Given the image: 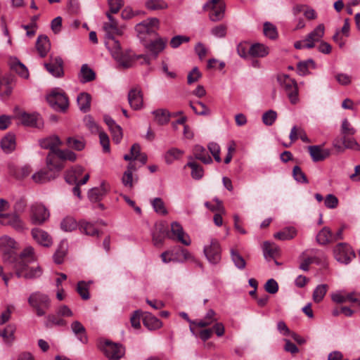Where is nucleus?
Here are the masks:
<instances>
[{"instance_id":"nucleus-5","label":"nucleus","mask_w":360,"mask_h":360,"mask_svg":"<svg viewBox=\"0 0 360 360\" xmlns=\"http://www.w3.org/2000/svg\"><path fill=\"white\" fill-rule=\"evenodd\" d=\"M27 301L37 316H44L51 307L49 295L39 291L32 292Z\"/></svg>"},{"instance_id":"nucleus-13","label":"nucleus","mask_w":360,"mask_h":360,"mask_svg":"<svg viewBox=\"0 0 360 360\" xmlns=\"http://www.w3.org/2000/svg\"><path fill=\"white\" fill-rule=\"evenodd\" d=\"M204 8H211L210 18L216 22L221 20L224 16L225 4L222 0H210L205 6Z\"/></svg>"},{"instance_id":"nucleus-7","label":"nucleus","mask_w":360,"mask_h":360,"mask_svg":"<svg viewBox=\"0 0 360 360\" xmlns=\"http://www.w3.org/2000/svg\"><path fill=\"white\" fill-rule=\"evenodd\" d=\"M278 82L288 96L292 104H296L298 101V87L296 81L287 75L278 77Z\"/></svg>"},{"instance_id":"nucleus-30","label":"nucleus","mask_w":360,"mask_h":360,"mask_svg":"<svg viewBox=\"0 0 360 360\" xmlns=\"http://www.w3.org/2000/svg\"><path fill=\"white\" fill-rule=\"evenodd\" d=\"M215 315V311L212 309H210L207 311L205 316L202 319L191 321V324L196 326L199 328L207 327L217 321Z\"/></svg>"},{"instance_id":"nucleus-53","label":"nucleus","mask_w":360,"mask_h":360,"mask_svg":"<svg viewBox=\"0 0 360 360\" xmlns=\"http://www.w3.org/2000/svg\"><path fill=\"white\" fill-rule=\"evenodd\" d=\"M292 176L295 180L299 183L308 184V179L305 174L299 166H295L292 169Z\"/></svg>"},{"instance_id":"nucleus-1","label":"nucleus","mask_w":360,"mask_h":360,"mask_svg":"<svg viewBox=\"0 0 360 360\" xmlns=\"http://www.w3.org/2000/svg\"><path fill=\"white\" fill-rule=\"evenodd\" d=\"M16 242L8 236L0 237V251L4 262L13 264L15 274L18 278L34 279L42 274L39 266H30L36 260L34 248L31 246L24 249L19 257L15 253Z\"/></svg>"},{"instance_id":"nucleus-61","label":"nucleus","mask_w":360,"mask_h":360,"mask_svg":"<svg viewBox=\"0 0 360 360\" xmlns=\"http://www.w3.org/2000/svg\"><path fill=\"white\" fill-rule=\"evenodd\" d=\"M208 149L211 154L213 155L214 160L217 162H220L221 161V157H220V147L217 143H210L207 146Z\"/></svg>"},{"instance_id":"nucleus-48","label":"nucleus","mask_w":360,"mask_h":360,"mask_svg":"<svg viewBox=\"0 0 360 360\" xmlns=\"http://www.w3.org/2000/svg\"><path fill=\"white\" fill-rule=\"evenodd\" d=\"M77 226H79V224L71 217L64 218L60 223V227L65 231H72L75 230Z\"/></svg>"},{"instance_id":"nucleus-20","label":"nucleus","mask_w":360,"mask_h":360,"mask_svg":"<svg viewBox=\"0 0 360 360\" xmlns=\"http://www.w3.org/2000/svg\"><path fill=\"white\" fill-rule=\"evenodd\" d=\"M21 122L27 127L40 129L44 125L42 118L38 113L22 112L20 115Z\"/></svg>"},{"instance_id":"nucleus-26","label":"nucleus","mask_w":360,"mask_h":360,"mask_svg":"<svg viewBox=\"0 0 360 360\" xmlns=\"http://www.w3.org/2000/svg\"><path fill=\"white\" fill-rule=\"evenodd\" d=\"M71 329L73 333L76 335L77 339L83 344H86L88 342V337L86 335V329L84 326L79 321H75L71 323Z\"/></svg>"},{"instance_id":"nucleus-25","label":"nucleus","mask_w":360,"mask_h":360,"mask_svg":"<svg viewBox=\"0 0 360 360\" xmlns=\"http://www.w3.org/2000/svg\"><path fill=\"white\" fill-rule=\"evenodd\" d=\"M108 188L105 182H103L99 187H95L89 190L88 197L93 202L101 201L107 194Z\"/></svg>"},{"instance_id":"nucleus-41","label":"nucleus","mask_w":360,"mask_h":360,"mask_svg":"<svg viewBox=\"0 0 360 360\" xmlns=\"http://www.w3.org/2000/svg\"><path fill=\"white\" fill-rule=\"evenodd\" d=\"M297 235V231L294 227H287L274 234V238L281 240L292 239Z\"/></svg>"},{"instance_id":"nucleus-51","label":"nucleus","mask_w":360,"mask_h":360,"mask_svg":"<svg viewBox=\"0 0 360 360\" xmlns=\"http://www.w3.org/2000/svg\"><path fill=\"white\" fill-rule=\"evenodd\" d=\"M184 151L176 148L169 149L165 154V160L168 164H171L174 160L180 158L184 154Z\"/></svg>"},{"instance_id":"nucleus-43","label":"nucleus","mask_w":360,"mask_h":360,"mask_svg":"<svg viewBox=\"0 0 360 360\" xmlns=\"http://www.w3.org/2000/svg\"><path fill=\"white\" fill-rule=\"evenodd\" d=\"M56 157L63 166L64 160H70L74 162L77 159V155L74 152L69 150H58L56 151Z\"/></svg>"},{"instance_id":"nucleus-36","label":"nucleus","mask_w":360,"mask_h":360,"mask_svg":"<svg viewBox=\"0 0 360 360\" xmlns=\"http://www.w3.org/2000/svg\"><path fill=\"white\" fill-rule=\"evenodd\" d=\"M189 162L186 164V167L191 169V176L195 180H199L202 178L204 175V170L202 167L198 163L193 161V157L189 156Z\"/></svg>"},{"instance_id":"nucleus-34","label":"nucleus","mask_w":360,"mask_h":360,"mask_svg":"<svg viewBox=\"0 0 360 360\" xmlns=\"http://www.w3.org/2000/svg\"><path fill=\"white\" fill-rule=\"evenodd\" d=\"M263 253L266 260L274 259L279 255V248L274 243L266 241L263 244Z\"/></svg>"},{"instance_id":"nucleus-17","label":"nucleus","mask_w":360,"mask_h":360,"mask_svg":"<svg viewBox=\"0 0 360 360\" xmlns=\"http://www.w3.org/2000/svg\"><path fill=\"white\" fill-rule=\"evenodd\" d=\"M167 42V39L158 37L148 42H145L143 45L147 51L150 53V56L156 58L158 54L165 49Z\"/></svg>"},{"instance_id":"nucleus-14","label":"nucleus","mask_w":360,"mask_h":360,"mask_svg":"<svg viewBox=\"0 0 360 360\" xmlns=\"http://www.w3.org/2000/svg\"><path fill=\"white\" fill-rule=\"evenodd\" d=\"M333 145L338 152H343L345 149L360 150L359 143L352 136L336 138L334 139Z\"/></svg>"},{"instance_id":"nucleus-21","label":"nucleus","mask_w":360,"mask_h":360,"mask_svg":"<svg viewBox=\"0 0 360 360\" xmlns=\"http://www.w3.org/2000/svg\"><path fill=\"white\" fill-rule=\"evenodd\" d=\"M169 236L167 226L163 223L156 224L153 232V242L155 246L161 245L165 238Z\"/></svg>"},{"instance_id":"nucleus-18","label":"nucleus","mask_w":360,"mask_h":360,"mask_svg":"<svg viewBox=\"0 0 360 360\" xmlns=\"http://www.w3.org/2000/svg\"><path fill=\"white\" fill-rule=\"evenodd\" d=\"M44 66L53 77H60L63 75V60L59 56L51 57L50 61Z\"/></svg>"},{"instance_id":"nucleus-45","label":"nucleus","mask_w":360,"mask_h":360,"mask_svg":"<svg viewBox=\"0 0 360 360\" xmlns=\"http://www.w3.org/2000/svg\"><path fill=\"white\" fill-rule=\"evenodd\" d=\"M45 321V326L47 328L52 327L54 326H63L66 325V321L61 319L60 316L56 314H49L46 316Z\"/></svg>"},{"instance_id":"nucleus-28","label":"nucleus","mask_w":360,"mask_h":360,"mask_svg":"<svg viewBox=\"0 0 360 360\" xmlns=\"http://www.w3.org/2000/svg\"><path fill=\"white\" fill-rule=\"evenodd\" d=\"M194 158L200 160L204 164H210L212 162V158L207 153L206 149L200 145H195L193 148Z\"/></svg>"},{"instance_id":"nucleus-54","label":"nucleus","mask_w":360,"mask_h":360,"mask_svg":"<svg viewBox=\"0 0 360 360\" xmlns=\"http://www.w3.org/2000/svg\"><path fill=\"white\" fill-rule=\"evenodd\" d=\"M152 205L154 210L160 214H167V209L165 208V203L160 198H155L152 201Z\"/></svg>"},{"instance_id":"nucleus-2","label":"nucleus","mask_w":360,"mask_h":360,"mask_svg":"<svg viewBox=\"0 0 360 360\" xmlns=\"http://www.w3.org/2000/svg\"><path fill=\"white\" fill-rule=\"evenodd\" d=\"M105 45L111 53L112 58L117 61L118 65L124 69L132 66L136 59L143 58L146 64L150 63V58L147 55H140L135 58L131 55L130 51H122L120 42L116 40L114 36L106 37Z\"/></svg>"},{"instance_id":"nucleus-40","label":"nucleus","mask_w":360,"mask_h":360,"mask_svg":"<svg viewBox=\"0 0 360 360\" xmlns=\"http://www.w3.org/2000/svg\"><path fill=\"white\" fill-rule=\"evenodd\" d=\"M79 229L82 233L87 236H98V231L94 227V224L86 221H80L79 222Z\"/></svg>"},{"instance_id":"nucleus-10","label":"nucleus","mask_w":360,"mask_h":360,"mask_svg":"<svg viewBox=\"0 0 360 360\" xmlns=\"http://www.w3.org/2000/svg\"><path fill=\"white\" fill-rule=\"evenodd\" d=\"M101 349L109 360H120L125 354V348L121 344L109 340H105Z\"/></svg>"},{"instance_id":"nucleus-39","label":"nucleus","mask_w":360,"mask_h":360,"mask_svg":"<svg viewBox=\"0 0 360 360\" xmlns=\"http://www.w3.org/2000/svg\"><path fill=\"white\" fill-rule=\"evenodd\" d=\"M152 113L155 116V121L160 125L166 124L169 121L170 113L165 109H158Z\"/></svg>"},{"instance_id":"nucleus-56","label":"nucleus","mask_w":360,"mask_h":360,"mask_svg":"<svg viewBox=\"0 0 360 360\" xmlns=\"http://www.w3.org/2000/svg\"><path fill=\"white\" fill-rule=\"evenodd\" d=\"M277 113L276 111L269 110L262 115V122L267 126H271L276 121Z\"/></svg>"},{"instance_id":"nucleus-6","label":"nucleus","mask_w":360,"mask_h":360,"mask_svg":"<svg viewBox=\"0 0 360 360\" xmlns=\"http://www.w3.org/2000/svg\"><path fill=\"white\" fill-rule=\"evenodd\" d=\"M50 217L49 210L41 203H34L29 209V221L31 224L41 226L46 223Z\"/></svg>"},{"instance_id":"nucleus-64","label":"nucleus","mask_w":360,"mask_h":360,"mask_svg":"<svg viewBox=\"0 0 360 360\" xmlns=\"http://www.w3.org/2000/svg\"><path fill=\"white\" fill-rule=\"evenodd\" d=\"M325 206L329 209H334L338 205V199L333 194H328L326 196L324 200Z\"/></svg>"},{"instance_id":"nucleus-27","label":"nucleus","mask_w":360,"mask_h":360,"mask_svg":"<svg viewBox=\"0 0 360 360\" xmlns=\"http://www.w3.org/2000/svg\"><path fill=\"white\" fill-rule=\"evenodd\" d=\"M36 48L39 56L41 58L45 57L51 48L48 37L46 35L39 36L36 42Z\"/></svg>"},{"instance_id":"nucleus-4","label":"nucleus","mask_w":360,"mask_h":360,"mask_svg":"<svg viewBox=\"0 0 360 360\" xmlns=\"http://www.w3.org/2000/svg\"><path fill=\"white\" fill-rule=\"evenodd\" d=\"M53 155L46 157V169H41L34 174L32 176L33 181L37 184H44L56 179L63 168L60 162H55Z\"/></svg>"},{"instance_id":"nucleus-62","label":"nucleus","mask_w":360,"mask_h":360,"mask_svg":"<svg viewBox=\"0 0 360 360\" xmlns=\"http://www.w3.org/2000/svg\"><path fill=\"white\" fill-rule=\"evenodd\" d=\"M112 135V140L115 143H119L122 139V129L121 127L118 124L116 126H114V127L110 129Z\"/></svg>"},{"instance_id":"nucleus-50","label":"nucleus","mask_w":360,"mask_h":360,"mask_svg":"<svg viewBox=\"0 0 360 360\" xmlns=\"http://www.w3.org/2000/svg\"><path fill=\"white\" fill-rule=\"evenodd\" d=\"M146 6L149 10L156 11L165 9L168 6L164 0H148Z\"/></svg>"},{"instance_id":"nucleus-46","label":"nucleus","mask_w":360,"mask_h":360,"mask_svg":"<svg viewBox=\"0 0 360 360\" xmlns=\"http://www.w3.org/2000/svg\"><path fill=\"white\" fill-rule=\"evenodd\" d=\"M325 27L323 24H319L312 32L309 33L307 36L316 44L321 40L324 35Z\"/></svg>"},{"instance_id":"nucleus-12","label":"nucleus","mask_w":360,"mask_h":360,"mask_svg":"<svg viewBox=\"0 0 360 360\" xmlns=\"http://www.w3.org/2000/svg\"><path fill=\"white\" fill-rule=\"evenodd\" d=\"M334 255L338 262L347 264L355 257V253L347 243H341L334 248Z\"/></svg>"},{"instance_id":"nucleus-22","label":"nucleus","mask_w":360,"mask_h":360,"mask_svg":"<svg viewBox=\"0 0 360 360\" xmlns=\"http://www.w3.org/2000/svg\"><path fill=\"white\" fill-rule=\"evenodd\" d=\"M31 235L33 239L39 245L44 247H49L52 244V238L50 235L45 231L34 228L31 231Z\"/></svg>"},{"instance_id":"nucleus-19","label":"nucleus","mask_w":360,"mask_h":360,"mask_svg":"<svg viewBox=\"0 0 360 360\" xmlns=\"http://www.w3.org/2000/svg\"><path fill=\"white\" fill-rule=\"evenodd\" d=\"M128 101L130 107L134 110L142 108L143 105V94L139 87H134L129 91Z\"/></svg>"},{"instance_id":"nucleus-47","label":"nucleus","mask_w":360,"mask_h":360,"mask_svg":"<svg viewBox=\"0 0 360 360\" xmlns=\"http://www.w3.org/2000/svg\"><path fill=\"white\" fill-rule=\"evenodd\" d=\"M328 286L326 284H321L316 286L313 292V300L319 303L320 302L326 295Z\"/></svg>"},{"instance_id":"nucleus-11","label":"nucleus","mask_w":360,"mask_h":360,"mask_svg":"<svg viewBox=\"0 0 360 360\" xmlns=\"http://www.w3.org/2000/svg\"><path fill=\"white\" fill-rule=\"evenodd\" d=\"M204 255L212 264H217L221 261V248L217 239L212 238L210 244L205 245Z\"/></svg>"},{"instance_id":"nucleus-57","label":"nucleus","mask_w":360,"mask_h":360,"mask_svg":"<svg viewBox=\"0 0 360 360\" xmlns=\"http://www.w3.org/2000/svg\"><path fill=\"white\" fill-rule=\"evenodd\" d=\"M14 331L15 329L12 326H8L3 331H0V337H2L6 342L11 345L14 340Z\"/></svg>"},{"instance_id":"nucleus-31","label":"nucleus","mask_w":360,"mask_h":360,"mask_svg":"<svg viewBox=\"0 0 360 360\" xmlns=\"http://www.w3.org/2000/svg\"><path fill=\"white\" fill-rule=\"evenodd\" d=\"M143 325L149 330H156L162 326V322L151 313L146 312L143 316Z\"/></svg>"},{"instance_id":"nucleus-15","label":"nucleus","mask_w":360,"mask_h":360,"mask_svg":"<svg viewBox=\"0 0 360 360\" xmlns=\"http://www.w3.org/2000/svg\"><path fill=\"white\" fill-rule=\"evenodd\" d=\"M39 144L41 148L50 150L47 156H49L50 155L52 154L55 159L54 162H60V161L57 159L56 157V151L59 150L58 146H60L62 144V142L58 136H51L43 139L39 141Z\"/></svg>"},{"instance_id":"nucleus-55","label":"nucleus","mask_w":360,"mask_h":360,"mask_svg":"<svg viewBox=\"0 0 360 360\" xmlns=\"http://www.w3.org/2000/svg\"><path fill=\"white\" fill-rule=\"evenodd\" d=\"M67 145L69 148L77 150H82L84 148V142L79 139L69 137L67 139Z\"/></svg>"},{"instance_id":"nucleus-3","label":"nucleus","mask_w":360,"mask_h":360,"mask_svg":"<svg viewBox=\"0 0 360 360\" xmlns=\"http://www.w3.org/2000/svg\"><path fill=\"white\" fill-rule=\"evenodd\" d=\"M105 45L111 53L112 58L117 61L118 65L124 69L132 66L136 59L143 58L146 64L150 63V58L147 55H140L135 58L131 55L130 51H122L120 42L116 40L114 36L106 37Z\"/></svg>"},{"instance_id":"nucleus-37","label":"nucleus","mask_w":360,"mask_h":360,"mask_svg":"<svg viewBox=\"0 0 360 360\" xmlns=\"http://www.w3.org/2000/svg\"><path fill=\"white\" fill-rule=\"evenodd\" d=\"M11 68L18 74L21 77L27 79L29 77V72L24 64L16 58L11 59L10 62Z\"/></svg>"},{"instance_id":"nucleus-33","label":"nucleus","mask_w":360,"mask_h":360,"mask_svg":"<svg viewBox=\"0 0 360 360\" xmlns=\"http://www.w3.org/2000/svg\"><path fill=\"white\" fill-rule=\"evenodd\" d=\"M77 101L81 111L83 112L89 111L91 108V96L89 93H80L77 96Z\"/></svg>"},{"instance_id":"nucleus-38","label":"nucleus","mask_w":360,"mask_h":360,"mask_svg":"<svg viewBox=\"0 0 360 360\" xmlns=\"http://www.w3.org/2000/svg\"><path fill=\"white\" fill-rule=\"evenodd\" d=\"M1 147L7 153L13 151L15 148V136L11 134L6 135L1 141Z\"/></svg>"},{"instance_id":"nucleus-8","label":"nucleus","mask_w":360,"mask_h":360,"mask_svg":"<svg viewBox=\"0 0 360 360\" xmlns=\"http://www.w3.org/2000/svg\"><path fill=\"white\" fill-rule=\"evenodd\" d=\"M0 224L4 226H10L18 232L27 230L25 222L17 213L0 214Z\"/></svg>"},{"instance_id":"nucleus-59","label":"nucleus","mask_w":360,"mask_h":360,"mask_svg":"<svg viewBox=\"0 0 360 360\" xmlns=\"http://www.w3.org/2000/svg\"><path fill=\"white\" fill-rule=\"evenodd\" d=\"M77 291L83 300L89 299L88 285L84 281H79L77 283Z\"/></svg>"},{"instance_id":"nucleus-9","label":"nucleus","mask_w":360,"mask_h":360,"mask_svg":"<svg viewBox=\"0 0 360 360\" xmlns=\"http://www.w3.org/2000/svg\"><path fill=\"white\" fill-rule=\"evenodd\" d=\"M46 100L56 110L65 111L68 107V98L63 91L53 90L47 96Z\"/></svg>"},{"instance_id":"nucleus-44","label":"nucleus","mask_w":360,"mask_h":360,"mask_svg":"<svg viewBox=\"0 0 360 360\" xmlns=\"http://www.w3.org/2000/svg\"><path fill=\"white\" fill-rule=\"evenodd\" d=\"M309 68L313 69L316 68L315 62L312 59L301 61L298 63L297 66V72L300 75H306L309 74Z\"/></svg>"},{"instance_id":"nucleus-42","label":"nucleus","mask_w":360,"mask_h":360,"mask_svg":"<svg viewBox=\"0 0 360 360\" xmlns=\"http://www.w3.org/2000/svg\"><path fill=\"white\" fill-rule=\"evenodd\" d=\"M189 105L193 112L197 115L204 116L210 115V110L205 103L200 101H198L196 103L190 101Z\"/></svg>"},{"instance_id":"nucleus-49","label":"nucleus","mask_w":360,"mask_h":360,"mask_svg":"<svg viewBox=\"0 0 360 360\" xmlns=\"http://www.w3.org/2000/svg\"><path fill=\"white\" fill-rule=\"evenodd\" d=\"M231 257L233 262L238 269L242 270L245 268L246 262L236 250L233 249L231 250Z\"/></svg>"},{"instance_id":"nucleus-58","label":"nucleus","mask_w":360,"mask_h":360,"mask_svg":"<svg viewBox=\"0 0 360 360\" xmlns=\"http://www.w3.org/2000/svg\"><path fill=\"white\" fill-rule=\"evenodd\" d=\"M340 131L342 136H353L356 132L347 119L342 121Z\"/></svg>"},{"instance_id":"nucleus-32","label":"nucleus","mask_w":360,"mask_h":360,"mask_svg":"<svg viewBox=\"0 0 360 360\" xmlns=\"http://www.w3.org/2000/svg\"><path fill=\"white\" fill-rule=\"evenodd\" d=\"M78 77L80 82L84 84L94 80L96 74L86 64H84L82 65Z\"/></svg>"},{"instance_id":"nucleus-16","label":"nucleus","mask_w":360,"mask_h":360,"mask_svg":"<svg viewBox=\"0 0 360 360\" xmlns=\"http://www.w3.org/2000/svg\"><path fill=\"white\" fill-rule=\"evenodd\" d=\"M169 238L176 240L187 246L191 243L189 236L185 233L181 225L176 221L171 224V234L169 233Z\"/></svg>"},{"instance_id":"nucleus-23","label":"nucleus","mask_w":360,"mask_h":360,"mask_svg":"<svg viewBox=\"0 0 360 360\" xmlns=\"http://www.w3.org/2000/svg\"><path fill=\"white\" fill-rule=\"evenodd\" d=\"M308 151L314 162L323 161L330 154V150L323 149L321 146H309Z\"/></svg>"},{"instance_id":"nucleus-29","label":"nucleus","mask_w":360,"mask_h":360,"mask_svg":"<svg viewBox=\"0 0 360 360\" xmlns=\"http://www.w3.org/2000/svg\"><path fill=\"white\" fill-rule=\"evenodd\" d=\"M269 53V48L262 44L256 43L249 48V54L254 58H263L266 56Z\"/></svg>"},{"instance_id":"nucleus-24","label":"nucleus","mask_w":360,"mask_h":360,"mask_svg":"<svg viewBox=\"0 0 360 360\" xmlns=\"http://www.w3.org/2000/svg\"><path fill=\"white\" fill-rule=\"evenodd\" d=\"M106 16L109 20V22L103 24V30L106 33V37L114 36V34L121 35L122 32L118 27L117 20L108 12L106 13Z\"/></svg>"},{"instance_id":"nucleus-63","label":"nucleus","mask_w":360,"mask_h":360,"mask_svg":"<svg viewBox=\"0 0 360 360\" xmlns=\"http://www.w3.org/2000/svg\"><path fill=\"white\" fill-rule=\"evenodd\" d=\"M265 290L270 294H275L278 290V283L273 278L269 279L265 285Z\"/></svg>"},{"instance_id":"nucleus-35","label":"nucleus","mask_w":360,"mask_h":360,"mask_svg":"<svg viewBox=\"0 0 360 360\" xmlns=\"http://www.w3.org/2000/svg\"><path fill=\"white\" fill-rule=\"evenodd\" d=\"M316 241L321 245H327L333 241V235L330 229L325 226L323 227L316 236Z\"/></svg>"},{"instance_id":"nucleus-60","label":"nucleus","mask_w":360,"mask_h":360,"mask_svg":"<svg viewBox=\"0 0 360 360\" xmlns=\"http://www.w3.org/2000/svg\"><path fill=\"white\" fill-rule=\"evenodd\" d=\"M27 207V201L24 198H20L15 201L13 205V212L20 215L23 213Z\"/></svg>"},{"instance_id":"nucleus-52","label":"nucleus","mask_w":360,"mask_h":360,"mask_svg":"<svg viewBox=\"0 0 360 360\" xmlns=\"http://www.w3.org/2000/svg\"><path fill=\"white\" fill-rule=\"evenodd\" d=\"M264 34L271 39H275L278 37V32L276 26L269 22L264 24Z\"/></svg>"}]
</instances>
